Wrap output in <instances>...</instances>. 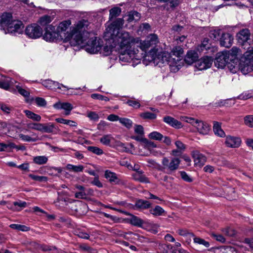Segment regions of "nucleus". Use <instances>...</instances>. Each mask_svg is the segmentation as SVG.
Segmentation results:
<instances>
[{
    "mask_svg": "<svg viewBox=\"0 0 253 253\" xmlns=\"http://www.w3.org/2000/svg\"><path fill=\"white\" fill-rule=\"evenodd\" d=\"M183 53V49L180 46H175L171 50V58L174 59L175 60L178 58V60H177V64L181 65V57Z\"/></svg>",
    "mask_w": 253,
    "mask_h": 253,
    "instance_id": "26",
    "label": "nucleus"
},
{
    "mask_svg": "<svg viewBox=\"0 0 253 253\" xmlns=\"http://www.w3.org/2000/svg\"><path fill=\"white\" fill-rule=\"evenodd\" d=\"M29 176L34 180L39 182H46L47 181V177L43 176H39L33 174H29Z\"/></svg>",
    "mask_w": 253,
    "mask_h": 253,
    "instance_id": "47",
    "label": "nucleus"
},
{
    "mask_svg": "<svg viewBox=\"0 0 253 253\" xmlns=\"http://www.w3.org/2000/svg\"><path fill=\"white\" fill-rule=\"evenodd\" d=\"M176 233L184 237L186 242L190 243L193 238L194 235L186 228H179L176 230Z\"/></svg>",
    "mask_w": 253,
    "mask_h": 253,
    "instance_id": "24",
    "label": "nucleus"
},
{
    "mask_svg": "<svg viewBox=\"0 0 253 253\" xmlns=\"http://www.w3.org/2000/svg\"><path fill=\"white\" fill-rule=\"evenodd\" d=\"M25 32L28 37L34 39L40 38L42 34V28L35 24L28 26Z\"/></svg>",
    "mask_w": 253,
    "mask_h": 253,
    "instance_id": "10",
    "label": "nucleus"
},
{
    "mask_svg": "<svg viewBox=\"0 0 253 253\" xmlns=\"http://www.w3.org/2000/svg\"><path fill=\"white\" fill-rule=\"evenodd\" d=\"M241 139L238 137L227 136L226 138L225 143L228 147L237 148L241 145Z\"/></svg>",
    "mask_w": 253,
    "mask_h": 253,
    "instance_id": "18",
    "label": "nucleus"
},
{
    "mask_svg": "<svg viewBox=\"0 0 253 253\" xmlns=\"http://www.w3.org/2000/svg\"><path fill=\"white\" fill-rule=\"evenodd\" d=\"M7 28L9 33L19 34L23 32L24 25L21 21L12 20Z\"/></svg>",
    "mask_w": 253,
    "mask_h": 253,
    "instance_id": "12",
    "label": "nucleus"
},
{
    "mask_svg": "<svg viewBox=\"0 0 253 253\" xmlns=\"http://www.w3.org/2000/svg\"><path fill=\"white\" fill-rule=\"evenodd\" d=\"M252 97H253V94L250 92H244L239 96V99L243 100H247Z\"/></svg>",
    "mask_w": 253,
    "mask_h": 253,
    "instance_id": "60",
    "label": "nucleus"
},
{
    "mask_svg": "<svg viewBox=\"0 0 253 253\" xmlns=\"http://www.w3.org/2000/svg\"><path fill=\"white\" fill-rule=\"evenodd\" d=\"M198 58L197 54L192 51H188L185 57V61L189 64L192 63L197 60Z\"/></svg>",
    "mask_w": 253,
    "mask_h": 253,
    "instance_id": "35",
    "label": "nucleus"
},
{
    "mask_svg": "<svg viewBox=\"0 0 253 253\" xmlns=\"http://www.w3.org/2000/svg\"><path fill=\"white\" fill-rule=\"evenodd\" d=\"M162 164L165 168H167L171 170H174L178 169L180 164V160L178 158H174L171 159L169 162L167 158H163Z\"/></svg>",
    "mask_w": 253,
    "mask_h": 253,
    "instance_id": "14",
    "label": "nucleus"
},
{
    "mask_svg": "<svg viewBox=\"0 0 253 253\" xmlns=\"http://www.w3.org/2000/svg\"><path fill=\"white\" fill-rule=\"evenodd\" d=\"M180 173L181 178L184 181L188 182L192 181V179L185 171H180Z\"/></svg>",
    "mask_w": 253,
    "mask_h": 253,
    "instance_id": "64",
    "label": "nucleus"
},
{
    "mask_svg": "<svg viewBox=\"0 0 253 253\" xmlns=\"http://www.w3.org/2000/svg\"><path fill=\"white\" fill-rule=\"evenodd\" d=\"M239 51L240 49L235 46L233 47L230 51H227L229 53V59L230 61L233 60L234 58L238 55Z\"/></svg>",
    "mask_w": 253,
    "mask_h": 253,
    "instance_id": "48",
    "label": "nucleus"
},
{
    "mask_svg": "<svg viewBox=\"0 0 253 253\" xmlns=\"http://www.w3.org/2000/svg\"><path fill=\"white\" fill-rule=\"evenodd\" d=\"M176 248L170 244H163L161 246L163 253H175Z\"/></svg>",
    "mask_w": 253,
    "mask_h": 253,
    "instance_id": "31",
    "label": "nucleus"
},
{
    "mask_svg": "<svg viewBox=\"0 0 253 253\" xmlns=\"http://www.w3.org/2000/svg\"><path fill=\"white\" fill-rule=\"evenodd\" d=\"M251 32L247 29H243L241 30L236 35L238 42L243 46H245V48L247 46L251 44L252 41L251 39Z\"/></svg>",
    "mask_w": 253,
    "mask_h": 253,
    "instance_id": "8",
    "label": "nucleus"
},
{
    "mask_svg": "<svg viewBox=\"0 0 253 253\" xmlns=\"http://www.w3.org/2000/svg\"><path fill=\"white\" fill-rule=\"evenodd\" d=\"M62 109L66 111L65 114L68 115L70 114V111L73 109L71 104L67 102L62 103Z\"/></svg>",
    "mask_w": 253,
    "mask_h": 253,
    "instance_id": "54",
    "label": "nucleus"
},
{
    "mask_svg": "<svg viewBox=\"0 0 253 253\" xmlns=\"http://www.w3.org/2000/svg\"><path fill=\"white\" fill-rule=\"evenodd\" d=\"M163 120L166 123L174 128H180L182 127V124L180 122L171 117L166 116L164 118Z\"/></svg>",
    "mask_w": 253,
    "mask_h": 253,
    "instance_id": "25",
    "label": "nucleus"
},
{
    "mask_svg": "<svg viewBox=\"0 0 253 253\" xmlns=\"http://www.w3.org/2000/svg\"><path fill=\"white\" fill-rule=\"evenodd\" d=\"M19 138L24 141L30 142V141H35L36 139L32 138L29 135H25L23 134H20L19 135Z\"/></svg>",
    "mask_w": 253,
    "mask_h": 253,
    "instance_id": "61",
    "label": "nucleus"
},
{
    "mask_svg": "<svg viewBox=\"0 0 253 253\" xmlns=\"http://www.w3.org/2000/svg\"><path fill=\"white\" fill-rule=\"evenodd\" d=\"M42 84L46 88L51 90H55L57 88L61 89V87L66 88L67 90L69 89L68 87L63 84L50 80H43L42 82Z\"/></svg>",
    "mask_w": 253,
    "mask_h": 253,
    "instance_id": "16",
    "label": "nucleus"
},
{
    "mask_svg": "<svg viewBox=\"0 0 253 253\" xmlns=\"http://www.w3.org/2000/svg\"><path fill=\"white\" fill-rule=\"evenodd\" d=\"M87 150L97 155H100L103 153V151L101 149L95 146H88Z\"/></svg>",
    "mask_w": 253,
    "mask_h": 253,
    "instance_id": "51",
    "label": "nucleus"
},
{
    "mask_svg": "<svg viewBox=\"0 0 253 253\" xmlns=\"http://www.w3.org/2000/svg\"><path fill=\"white\" fill-rule=\"evenodd\" d=\"M105 177L106 178L109 179L111 181H114L116 179L115 173L108 170L105 171Z\"/></svg>",
    "mask_w": 253,
    "mask_h": 253,
    "instance_id": "56",
    "label": "nucleus"
},
{
    "mask_svg": "<svg viewBox=\"0 0 253 253\" xmlns=\"http://www.w3.org/2000/svg\"><path fill=\"white\" fill-rule=\"evenodd\" d=\"M233 40V38L230 34L223 33L220 38V45L222 46L228 48L231 46Z\"/></svg>",
    "mask_w": 253,
    "mask_h": 253,
    "instance_id": "20",
    "label": "nucleus"
},
{
    "mask_svg": "<svg viewBox=\"0 0 253 253\" xmlns=\"http://www.w3.org/2000/svg\"><path fill=\"white\" fill-rule=\"evenodd\" d=\"M70 20H64L60 22L57 27L56 30L59 34L62 40L67 42L73 41L72 27Z\"/></svg>",
    "mask_w": 253,
    "mask_h": 253,
    "instance_id": "5",
    "label": "nucleus"
},
{
    "mask_svg": "<svg viewBox=\"0 0 253 253\" xmlns=\"http://www.w3.org/2000/svg\"><path fill=\"white\" fill-rule=\"evenodd\" d=\"M43 38L46 41L49 42L62 40V38H61L57 30L55 31V27L52 25H50L46 28Z\"/></svg>",
    "mask_w": 253,
    "mask_h": 253,
    "instance_id": "9",
    "label": "nucleus"
},
{
    "mask_svg": "<svg viewBox=\"0 0 253 253\" xmlns=\"http://www.w3.org/2000/svg\"><path fill=\"white\" fill-rule=\"evenodd\" d=\"M24 113L26 116L33 121L39 122L41 120V117L29 110H25Z\"/></svg>",
    "mask_w": 253,
    "mask_h": 253,
    "instance_id": "39",
    "label": "nucleus"
},
{
    "mask_svg": "<svg viewBox=\"0 0 253 253\" xmlns=\"http://www.w3.org/2000/svg\"><path fill=\"white\" fill-rule=\"evenodd\" d=\"M222 33L220 29L211 30L209 33V37L214 41H217L220 40V35H222Z\"/></svg>",
    "mask_w": 253,
    "mask_h": 253,
    "instance_id": "37",
    "label": "nucleus"
},
{
    "mask_svg": "<svg viewBox=\"0 0 253 253\" xmlns=\"http://www.w3.org/2000/svg\"><path fill=\"white\" fill-rule=\"evenodd\" d=\"M113 137L110 134L105 135L100 139V142L105 145H109Z\"/></svg>",
    "mask_w": 253,
    "mask_h": 253,
    "instance_id": "41",
    "label": "nucleus"
},
{
    "mask_svg": "<svg viewBox=\"0 0 253 253\" xmlns=\"http://www.w3.org/2000/svg\"><path fill=\"white\" fill-rule=\"evenodd\" d=\"M15 147V144L12 142H7V143L0 142V152L4 151L8 148L13 149Z\"/></svg>",
    "mask_w": 253,
    "mask_h": 253,
    "instance_id": "46",
    "label": "nucleus"
},
{
    "mask_svg": "<svg viewBox=\"0 0 253 253\" xmlns=\"http://www.w3.org/2000/svg\"><path fill=\"white\" fill-rule=\"evenodd\" d=\"M213 130L215 135L220 136L224 137L225 136L224 131L222 129L220 124L217 122L213 123Z\"/></svg>",
    "mask_w": 253,
    "mask_h": 253,
    "instance_id": "30",
    "label": "nucleus"
},
{
    "mask_svg": "<svg viewBox=\"0 0 253 253\" xmlns=\"http://www.w3.org/2000/svg\"><path fill=\"white\" fill-rule=\"evenodd\" d=\"M9 227L12 229H15L18 231H27L29 230L30 228L23 225L18 224H10Z\"/></svg>",
    "mask_w": 253,
    "mask_h": 253,
    "instance_id": "42",
    "label": "nucleus"
},
{
    "mask_svg": "<svg viewBox=\"0 0 253 253\" xmlns=\"http://www.w3.org/2000/svg\"><path fill=\"white\" fill-rule=\"evenodd\" d=\"M14 83H15L14 80L0 74V88L8 90Z\"/></svg>",
    "mask_w": 253,
    "mask_h": 253,
    "instance_id": "17",
    "label": "nucleus"
},
{
    "mask_svg": "<svg viewBox=\"0 0 253 253\" xmlns=\"http://www.w3.org/2000/svg\"><path fill=\"white\" fill-rule=\"evenodd\" d=\"M127 222L131 225L137 227H142L143 221L140 218L127 212Z\"/></svg>",
    "mask_w": 253,
    "mask_h": 253,
    "instance_id": "22",
    "label": "nucleus"
},
{
    "mask_svg": "<svg viewBox=\"0 0 253 253\" xmlns=\"http://www.w3.org/2000/svg\"><path fill=\"white\" fill-rule=\"evenodd\" d=\"M15 83H14L13 84L12 86H10L9 87V89L10 88H12V87H13L14 86H15L16 89H17L18 92L21 94L22 95V96L26 97H28L30 95V92L29 91L26 90L24 88H22L20 85H19V84H17V82L15 81Z\"/></svg>",
    "mask_w": 253,
    "mask_h": 253,
    "instance_id": "36",
    "label": "nucleus"
},
{
    "mask_svg": "<svg viewBox=\"0 0 253 253\" xmlns=\"http://www.w3.org/2000/svg\"><path fill=\"white\" fill-rule=\"evenodd\" d=\"M159 226L155 224H149L148 225V230L154 234H156L158 232Z\"/></svg>",
    "mask_w": 253,
    "mask_h": 253,
    "instance_id": "58",
    "label": "nucleus"
},
{
    "mask_svg": "<svg viewBox=\"0 0 253 253\" xmlns=\"http://www.w3.org/2000/svg\"><path fill=\"white\" fill-rule=\"evenodd\" d=\"M87 116L92 120L97 121L99 119L98 115L95 112H89Z\"/></svg>",
    "mask_w": 253,
    "mask_h": 253,
    "instance_id": "62",
    "label": "nucleus"
},
{
    "mask_svg": "<svg viewBox=\"0 0 253 253\" xmlns=\"http://www.w3.org/2000/svg\"><path fill=\"white\" fill-rule=\"evenodd\" d=\"M102 42L96 37L90 38L85 46V50L90 53H96L101 49Z\"/></svg>",
    "mask_w": 253,
    "mask_h": 253,
    "instance_id": "7",
    "label": "nucleus"
},
{
    "mask_svg": "<svg viewBox=\"0 0 253 253\" xmlns=\"http://www.w3.org/2000/svg\"><path fill=\"white\" fill-rule=\"evenodd\" d=\"M192 157L195 165L200 167L203 166L206 161V157L198 151L192 152Z\"/></svg>",
    "mask_w": 253,
    "mask_h": 253,
    "instance_id": "19",
    "label": "nucleus"
},
{
    "mask_svg": "<svg viewBox=\"0 0 253 253\" xmlns=\"http://www.w3.org/2000/svg\"><path fill=\"white\" fill-rule=\"evenodd\" d=\"M131 41V43L129 44L127 43V48L129 46V48L127 49V54L131 58V60H136L139 63L141 56L138 55V49H135V47L139 46L142 50L144 51L148 49L150 47L155 46L159 42L158 36L155 34H151L147 36L145 40L143 42H133L132 39L127 37V41Z\"/></svg>",
    "mask_w": 253,
    "mask_h": 253,
    "instance_id": "3",
    "label": "nucleus"
},
{
    "mask_svg": "<svg viewBox=\"0 0 253 253\" xmlns=\"http://www.w3.org/2000/svg\"><path fill=\"white\" fill-rule=\"evenodd\" d=\"M139 31L147 33L151 31V26L147 23H144L139 26Z\"/></svg>",
    "mask_w": 253,
    "mask_h": 253,
    "instance_id": "52",
    "label": "nucleus"
},
{
    "mask_svg": "<svg viewBox=\"0 0 253 253\" xmlns=\"http://www.w3.org/2000/svg\"><path fill=\"white\" fill-rule=\"evenodd\" d=\"M127 104L134 108H139L140 106L139 102L135 99H127Z\"/></svg>",
    "mask_w": 253,
    "mask_h": 253,
    "instance_id": "55",
    "label": "nucleus"
},
{
    "mask_svg": "<svg viewBox=\"0 0 253 253\" xmlns=\"http://www.w3.org/2000/svg\"><path fill=\"white\" fill-rule=\"evenodd\" d=\"M54 126L53 124L49 123L47 124H43L38 123L35 128V130L45 133H51L53 131Z\"/></svg>",
    "mask_w": 253,
    "mask_h": 253,
    "instance_id": "21",
    "label": "nucleus"
},
{
    "mask_svg": "<svg viewBox=\"0 0 253 253\" xmlns=\"http://www.w3.org/2000/svg\"><path fill=\"white\" fill-rule=\"evenodd\" d=\"M89 22L83 19L79 21L72 26L73 41H71L73 45H79L84 43V35L88 34Z\"/></svg>",
    "mask_w": 253,
    "mask_h": 253,
    "instance_id": "4",
    "label": "nucleus"
},
{
    "mask_svg": "<svg viewBox=\"0 0 253 253\" xmlns=\"http://www.w3.org/2000/svg\"><path fill=\"white\" fill-rule=\"evenodd\" d=\"M12 20V17L10 13H3L0 15V26L7 28Z\"/></svg>",
    "mask_w": 253,
    "mask_h": 253,
    "instance_id": "23",
    "label": "nucleus"
},
{
    "mask_svg": "<svg viewBox=\"0 0 253 253\" xmlns=\"http://www.w3.org/2000/svg\"><path fill=\"white\" fill-rule=\"evenodd\" d=\"M193 239L194 240V242L196 244L202 245L207 248H208L210 246L209 243L203 239H201L199 237H196L194 236Z\"/></svg>",
    "mask_w": 253,
    "mask_h": 253,
    "instance_id": "50",
    "label": "nucleus"
},
{
    "mask_svg": "<svg viewBox=\"0 0 253 253\" xmlns=\"http://www.w3.org/2000/svg\"><path fill=\"white\" fill-rule=\"evenodd\" d=\"M53 16L45 15L39 19V22L42 26H45L46 25L50 23L53 20Z\"/></svg>",
    "mask_w": 253,
    "mask_h": 253,
    "instance_id": "38",
    "label": "nucleus"
},
{
    "mask_svg": "<svg viewBox=\"0 0 253 253\" xmlns=\"http://www.w3.org/2000/svg\"><path fill=\"white\" fill-rule=\"evenodd\" d=\"M65 169L70 171L79 172L83 171L84 167L83 165L76 166L72 164H67Z\"/></svg>",
    "mask_w": 253,
    "mask_h": 253,
    "instance_id": "32",
    "label": "nucleus"
},
{
    "mask_svg": "<svg viewBox=\"0 0 253 253\" xmlns=\"http://www.w3.org/2000/svg\"><path fill=\"white\" fill-rule=\"evenodd\" d=\"M151 204L148 201L143 200H137L134 205L127 203V209L146 210L151 207Z\"/></svg>",
    "mask_w": 253,
    "mask_h": 253,
    "instance_id": "15",
    "label": "nucleus"
},
{
    "mask_svg": "<svg viewBox=\"0 0 253 253\" xmlns=\"http://www.w3.org/2000/svg\"><path fill=\"white\" fill-rule=\"evenodd\" d=\"M133 178L136 181L143 183H149L148 178L143 174L142 170H139L132 174Z\"/></svg>",
    "mask_w": 253,
    "mask_h": 253,
    "instance_id": "28",
    "label": "nucleus"
},
{
    "mask_svg": "<svg viewBox=\"0 0 253 253\" xmlns=\"http://www.w3.org/2000/svg\"><path fill=\"white\" fill-rule=\"evenodd\" d=\"M245 124L250 127H253V116L248 115L244 118Z\"/></svg>",
    "mask_w": 253,
    "mask_h": 253,
    "instance_id": "53",
    "label": "nucleus"
},
{
    "mask_svg": "<svg viewBox=\"0 0 253 253\" xmlns=\"http://www.w3.org/2000/svg\"><path fill=\"white\" fill-rule=\"evenodd\" d=\"M91 184H92L93 185L96 186L97 187L99 188H101L103 187V184L102 183L99 181L98 176L97 175L95 176L93 180L90 182Z\"/></svg>",
    "mask_w": 253,
    "mask_h": 253,
    "instance_id": "63",
    "label": "nucleus"
},
{
    "mask_svg": "<svg viewBox=\"0 0 253 253\" xmlns=\"http://www.w3.org/2000/svg\"><path fill=\"white\" fill-rule=\"evenodd\" d=\"M123 24L122 19H117L108 27L106 30L107 34L110 35L118 45L120 62L122 65H125L126 62V33L122 31Z\"/></svg>",
    "mask_w": 253,
    "mask_h": 253,
    "instance_id": "1",
    "label": "nucleus"
},
{
    "mask_svg": "<svg viewBox=\"0 0 253 253\" xmlns=\"http://www.w3.org/2000/svg\"><path fill=\"white\" fill-rule=\"evenodd\" d=\"M198 131L203 135L207 134L210 130L209 125L203 122L198 121L195 125Z\"/></svg>",
    "mask_w": 253,
    "mask_h": 253,
    "instance_id": "27",
    "label": "nucleus"
},
{
    "mask_svg": "<svg viewBox=\"0 0 253 253\" xmlns=\"http://www.w3.org/2000/svg\"><path fill=\"white\" fill-rule=\"evenodd\" d=\"M229 61V53L224 51L216 54L214 64L218 68H223Z\"/></svg>",
    "mask_w": 253,
    "mask_h": 253,
    "instance_id": "11",
    "label": "nucleus"
},
{
    "mask_svg": "<svg viewBox=\"0 0 253 253\" xmlns=\"http://www.w3.org/2000/svg\"><path fill=\"white\" fill-rule=\"evenodd\" d=\"M121 12V9L118 7H115L110 10V19H113L119 16Z\"/></svg>",
    "mask_w": 253,
    "mask_h": 253,
    "instance_id": "43",
    "label": "nucleus"
},
{
    "mask_svg": "<svg viewBox=\"0 0 253 253\" xmlns=\"http://www.w3.org/2000/svg\"><path fill=\"white\" fill-rule=\"evenodd\" d=\"M91 97L93 99L104 100L105 101H108L109 100V99L107 97L97 93L92 94Z\"/></svg>",
    "mask_w": 253,
    "mask_h": 253,
    "instance_id": "57",
    "label": "nucleus"
},
{
    "mask_svg": "<svg viewBox=\"0 0 253 253\" xmlns=\"http://www.w3.org/2000/svg\"><path fill=\"white\" fill-rule=\"evenodd\" d=\"M48 157L45 156H37L33 157V162L38 165H42L47 163Z\"/></svg>",
    "mask_w": 253,
    "mask_h": 253,
    "instance_id": "33",
    "label": "nucleus"
},
{
    "mask_svg": "<svg viewBox=\"0 0 253 253\" xmlns=\"http://www.w3.org/2000/svg\"><path fill=\"white\" fill-rule=\"evenodd\" d=\"M252 59H253V48L244 54V57L240 62L239 69L243 74L246 75L252 71V62H253Z\"/></svg>",
    "mask_w": 253,
    "mask_h": 253,
    "instance_id": "6",
    "label": "nucleus"
},
{
    "mask_svg": "<svg viewBox=\"0 0 253 253\" xmlns=\"http://www.w3.org/2000/svg\"><path fill=\"white\" fill-rule=\"evenodd\" d=\"M140 116L144 119L154 120L156 118L157 115L154 113L146 112L140 114Z\"/></svg>",
    "mask_w": 253,
    "mask_h": 253,
    "instance_id": "49",
    "label": "nucleus"
},
{
    "mask_svg": "<svg viewBox=\"0 0 253 253\" xmlns=\"http://www.w3.org/2000/svg\"><path fill=\"white\" fill-rule=\"evenodd\" d=\"M149 137L152 139L160 141L163 139L164 136L159 132L153 131L149 134Z\"/></svg>",
    "mask_w": 253,
    "mask_h": 253,
    "instance_id": "45",
    "label": "nucleus"
},
{
    "mask_svg": "<svg viewBox=\"0 0 253 253\" xmlns=\"http://www.w3.org/2000/svg\"><path fill=\"white\" fill-rule=\"evenodd\" d=\"M182 119L183 121H185V122H187V123L192 124L194 126H195L196 123H197V122L198 121V120H196L193 118H189V117H183L182 118Z\"/></svg>",
    "mask_w": 253,
    "mask_h": 253,
    "instance_id": "59",
    "label": "nucleus"
},
{
    "mask_svg": "<svg viewBox=\"0 0 253 253\" xmlns=\"http://www.w3.org/2000/svg\"><path fill=\"white\" fill-rule=\"evenodd\" d=\"M149 212L154 216H161L165 213V211L160 206H156L154 208H151Z\"/></svg>",
    "mask_w": 253,
    "mask_h": 253,
    "instance_id": "34",
    "label": "nucleus"
},
{
    "mask_svg": "<svg viewBox=\"0 0 253 253\" xmlns=\"http://www.w3.org/2000/svg\"><path fill=\"white\" fill-rule=\"evenodd\" d=\"M55 121L59 123L66 124L70 126H77V124L76 122L70 120H66L63 118H56L55 119Z\"/></svg>",
    "mask_w": 253,
    "mask_h": 253,
    "instance_id": "40",
    "label": "nucleus"
},
{
    "mask_svg": "<svg viewBox=\"0 0 253 253\" xmlns=\"http://www.w3.org/2000/svg\"><path fill=\"white\" fill-rule=\"evenodd\" d=\"M141 14L135 10H132L127 14V22H137L141 18Z\"/></svg>",
    "mask_w": 253,
    "mask_h": 253,
    "instance_id": "29",
    "label": "nucleus"
},
{
    "mask_svg": "<svg viewBox=\"0 0 253 253\" xmlns=\"http://www.w3.org/2000/svg\"><path fill=\"white\" fill-rule=\"evenodd\" d=\"M213 60L211 57L205 56L196 62L195 66L199 70H205L211 67Z\"/></svg>",
    "mask_w": 253,
    "mask_h": 253,
    "instance_id": "13",
    "label": "nucleus"
},
{
    "mask_svg": "<svg viewBox=\"0 0 253 253\" xmlns=\"http://www.w3.org/2000/svg\"><path fill=\"white\" fill-rule=\"evenodd\" d=\"M211 44L210 40L208 38H205L202 42L200 49L202 51L208 50L210 48Z\"/></svg>",
    "mask_w": 253,
    "mask_h": 253,
    "instance_id": "44",
    "label": "nucleus"
},
{
    "mask_svg": "<svg viewBox=\"0 0 253 253\" xmlns=\"http://www.w3.org/2000/svg\"><path fill=\"white\" fill-rule=\"evenodd\" d=\"M145 60L153 62L155 65L159 67L168 64L170 70L173 72L178 71L181 65L177 64V59L171 58V54L167 52H158V49L153 48L144 56Z\"/></svg>",
    "mask_w": 253,
    "mask_h": 253,
    "instance_id": "2",
    "label": "nucleus"
}]
</instances>
